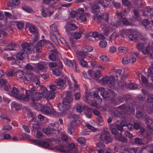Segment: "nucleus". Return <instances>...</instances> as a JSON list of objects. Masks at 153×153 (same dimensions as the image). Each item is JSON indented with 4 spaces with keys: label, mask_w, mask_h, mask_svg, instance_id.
Masks as SVG:
<instances>
[{
    "label": "nucleus",
    "mask_w": 153,
    "mask_h": 153,
    "mask_svg": "<svg viewBox=\"0 0 153 153\" xmlns=\"http://www.w3.org/2000/svg\"><path fill=\"white\" fill-rule=\"evenodd\" d=\"M57 88L62 90L65 89L66 87L65 84V80L64 77L60 78H59L55 80Z\"/></svg>",
    "instance_id": "9"
},
{
    "label": "nucleus",
    "mask_w": 153,
    "mask_h": 153,
    "mask_svg": "<svg viewBox=\"0 0 153 153\" xmlns=\"http://www.w3.org/2000/svg\"><path fill=\"white\" fill-rule=\"evenodd\" d=\"M52 72L53 75L57 76H59L60 73V71L57 69H54L52 71Z\"/></svg>",
    "instance_id": "58"
},
{
    "label": "nucleus",
    "mask_w": 153,
    "mask_h": 153,
    "mask_svg": "<svg viewBox=\"0 0 153 153\" xmlns=\"http://www.w3.org/2000/svg\"><path fill=\"white\" fill-rule=\"evenodd\" d=\"M20 3V0H12L8 2L7 5L8 6L13 8L19 4Z\"/></svg>",
    "instance_id": "23"
},
{
    "label": "nucleus",
    "mask_w": 153,
    "mask_h": 153,
    "mask_svg": "<svg viewBox=\"0 0 153 153\" xmlns=\"http://www.w3.org/2000/svg\"><path fill=\"white\" fill-rule=\"evenodd\" d=\"M97 90L99 91L100 92L101 95L105 99L108 98L111 95L109 92L105 90V89L104 88H97Z\"/></svg>",
    "instance_id": "16"
},
{
    "label": "nucleus",
    "mask_w": 153,
    "mask_h": 153,
    "mask_svg": "<svg viewBox=\"0 0 153 153\" xmlns=\"http://www.w3.org/2000/svg\"><path fill=\"white\" fill-rule=\"evenodd\" d=\"M128 87L131 89H134L136 88V85L133 83H131L128 85Z\"/></svg>",
    "instance_id": "64"
},
{
    "label": "nucleus",
    "mask_w": 153,
    "mask_h": 153,
    "mask_svg": "<svg viewBox=\"0 0 153 153\" xmlns=\"http://www.w3.org/2000/svg\"><path fill=\"white\" fill-rule=\"evenodd\" d=\"M25 56V54L22 51L19 53H18L16 55V57L17 60H22L24 59Z\"/></svg>",
    "instance_id": "37"
},
{
    "label": "nucleus",
    "mask_w": 153,
    "mask_h": 153,
    "mask_svg": "<svg viewBox=\"0 0 153 153\" xmlns=\"http://www.w3.org/2000/svg\"><path fill=\"white\" fill-rule=\"evenodd\" d=\"M18 46L15 43H11L9 44L8 46L6 48L5 50L9 51H15L16 50V48H17Z\"/></svg>",
    "instance_id": "28"
},
{
    "label": "nucleus",
    "mask_w": 153,
    "mask_h": 153,
    "mask_svg": "<svg viewBox=\"0 0 153 153\" xmlns=\"http://www.w3.org/2000/svg\"><path fill=\"white\" fill-rule=\"evenodd\" d=\"M101 81L103 83L108 84L111 88H114L115 85V80L112 77L105 76L101 79Z\"/></svg>",
    "instance_id": "8"
},
{
    "label": "nucleus",
    "mask_w": 153,
    "mask_h": 153,
    "mask_svg": "<svg viewBox=\"0 0 153 153\" xmlns=\"http://www.w3.org/2000/svg\"><path fill=\"white\" fill-rule=\"evenodd\" d=\"M22 8L24 10L28 13H30L31 11V7L28 6H24L22 7Z\"/></svg>",
    "instance_id": "63"
},
{
    "label": "nucleus",
    "mask_w": 153,
    "mask_h": 153,
    "mask_svg": "<svg viewBox=\"0 0 153 153\" xmlns=\"http://www.w3.org/2000/svg\"><path fill=\"white\" fill-rule=\"evenodd\" d=\"M11 106L14 107L16 110L20 109L22 107L21 105L15 102H13L11 103Z\"/></svg>",
    "instance_id": "38"
},
{
    "label": "nucleus",
    "mask_w": 153,
    "mask_h": 153,
    "mask_svg": "<svg viewBox=\"0 0 153 153\" xmlns=\"http://www.w3.org/2000/svg\"><path fill=\"white\" fill-rule=\"evenodd\" d=\"M143 116V114L140 111H137L136 114V116L138 119L142 118Z\"/></svg>",
    "instance_id": "59"
},
{
    "label": "nucleus",
    "mask_w": 153,
    "mask_h": 153,
    "mask_svg": "<svg viewBox=\"0 0 153 153\" xmlns=\"http://www.w3.org/2000/svg\"><path fill=\"white\" fill-rule=\"evenodd\" d=\"M102 102L101 99L98 97L93 100H91L90 102H89L90 105L92 107H96L98 105L100 104Z\"/></svg>",
    "instance_id": "18"
},
{
    "label": "nucleus",
    "mask_w": 153,
    "mask_h": 153,
    "mask_svg": "<svg viewBox=\"0 0 153 153\" xmlns=\"http://www.w3.org/2000/svg\"><path fill=\"white\" fill-rule=\"evenodd\" d=\"M119 85L120 89L123 90L124 89V87H126L127 85L125 82L122 81H120V83L119 84Z\"/></svg>",
    "instance_id": "57"
},
{
    "label": "nucleus",
    "mask_w": 153,
    "mask_h": 153,
    "mask_svg": "<svg viewBox=\"0 0 153 153\" xmlns=\"http://www.w3.org/2000/svg\"><path fill=\"white\" fill-rule=\"evenodd\" d=\"M100 140L103 141H105L107 143H110L112 142L113 138L110 135L109 132H105L102 133L100 135Z\"/></svg>",
    "instance_id": "7"
},
{
    "label": "nucleus",
    "mask_w": 153,
    "mask_h": 153,
    "mask_svg": "<svg viewBox=\"0 0 153 153\" xmlns=\"http://www.w3.org/2000/svg\"><path fill=\"white\" fill-rule=\"evenodd\" d=\"M89 76L94 79H96L99 78L102 75L101 71L100 70L94 71L92 70H90L88 71Z\"/></svg>",
    "instance_id": "11"
},
{
    "label": "nucleus",
    "mask_w": 153,
    "mask_h": 153,
    "mask_svg": "<svg viewBox=\"0 0 153 153\" xmlns=\"http://www.w3.org/2000/svg\"><path fill=\"white\" fill-rule=\"evenodd\" d=\"M113 28L111 26H103L102 28V30L103 34L107 36L109 33L111 32Z\"/></svg>",
    "instance_id": "22"
},
{
    "label": "nucleus",
    "mask_w": 153,
    "mask_h": 153,
    "mask_svg": "<svg viewBox=\"0 0 153 153\" xmlns=\"http://www.w3.org/2000/svg\"><path fill=\"white\" fill-rule=\"evenodd\" d=\"M145 121L147 125V127L149 128H150V125L152 124L153 122L152 120L150 118L147 117L146 118Z\"/></svg>",
    "instance_id": "50"
},
{
    "label": "nucleus",
    "mask_w": 153,
    "mask_h": 153,
    "mask_svg": "<svg viewBox=\"0 0 153 153\" xmlns=\"http://www.w3.org/2000/svg\"><path fill=\"white\" fill-rule=\"evenodd\" d=\"M93 48L90 45H86L82 48L81 51H78L77 53V57L79 59L80 57L82 58L85 57L88 52H90L92 51Z\"/></svg>",
    "instance_id": "5"
},
{
    "label": "nucleus",
    "mask_w": 153,
    "mask_h": 153,
    "mask_svg": "<svg viewBox=\"0 0 153 153\" xmlns=\"http://www.w3.org/2000/svg\"><path fill=\"white\" fill-rule=\"evenodd\" d=\"M77 58L79 61V63L83 67H86L87 66V62L83 59L84 58H82L81 57H80L79 59Z\"/></svg>",
    "instance_id": "40"
},
{
    "label": "nucleus",
    "mask_w": 153,
    "mask_h": 153,
    "mask_svg": "<svg viewBox=\"0 0 153 153\" xmlns=\"http://www.w3.org/2000/svg\"><path fill=\"white\" fill-rule=\"evenodd\" d=\"M46 97L48 99L51 100L54 98L55 92L53 91H48L46 92Z\"/></svg>",
    "instance_id": "33"
},
{
    "label": "nucleus",
    "mask_w": 153,
    "mask_h": 153,
    "mask_svg": "<svg viewBox=\"0 0 153 153\" xmlns=\"http://www.w3.org/2000/svg\"><path fill=\"white\" fill-rule=\"evenodd\" d=\"M46 43V41L45 39L40 40L35 45L36 51L37 53L41 52L42 47L44 46Z\"/></svg>",
    "instance_id": "15"
},
{
    "label": "nucleus",
    "mask_w": 153,
    "mask_h": 153,
    "mask_svg": "<svg viewBox=\"0 0 153 153\" xmlns=\"http://www.w3.org/2000/svg\"><path fill=\"white\" fill-rule=\"evenodd\" d=\"M115 139L118 141H121L123 143L127 142V140L124 137L122 136L121 133H120L114 137Z\"/></svg>",
    "instance_id": "21"
},
{
    "label": "nucleus",
    "mask_w": 153,
    "mask_h": 153,
    "mask_svg": "<svg viewBox=\"0 0 153 153\" xmlns=\"http://www.w3.org/2000/svg\"><path fill=\"white\" fill-rule=\"evenodd\" d=\"M138 36L135 33H131L128 36L129 39L132 41L135 42L138 39Z\"/></svg>",
    "instance_id": "30"
},
{
    "label": "nucleus",
    "mask_w": 153,
    "mask_h": 153,
    "mask_svg": "<svg viewBox=\"0 0 153 153\" xmlns=\"http://www.w3.org/2000/svg\"><path fill=\"white\" fill-rule=\"evenodd\" d=\"M22 48V51L25 54H29L31 51V48L30 44L27 43L23 42L21 44Z\"/></svg>",
    "instance_id": "13"
},
{
    "label": "nucleus",
    "mask_w": 153,
    "mask_h": 153,
    "mask_svg": "<svg viewBox=\"0 0 153 153\" xmlns=\"http://www.w3.org/2000/svg\"><path fill=\"white\" fill-rule=\"evenodd\" d=\"M50 27L52 32H56L58 35L60 36V33L58 31L57 25L56 23L51 25L50 26Z\"/></svg>",
    "instance_id": "36"
},
{
    "label": "nucleus",
    "mask_w": 153,
    "mask_h": 153,
    "mask_svg": "<svg viewBox=\"0 0 153 153\" xmlns=\"http://www.w3.org/2000/svg\"><path fill=\"white\" fill-rule=\"evenodd\" d=\"M80 117L79 115L74 114L73 115V118L74 119L73 121L76 123H81L80 121L79 120Z\"/></svg>",
    "instance_id": "42"
},
{
    "label": "nucleus",
    "mask_w": 153,
    "mask_h": 153,
    "mask_svg": "<svg viewBox=\"0 0 153 153\" xmlns=\"http://www.w3.org/2000/svg\"><path fill=\"white\" fill-rule=\"evenodd\" d=\"M57 107L59 110L62 112L65 111L70 107V104H68L65 100H63L62 103H60L58 104Z\"/></svg>",
    "instance_id": "10"
},
{
    "label": "nucleus",
    "mask_w": 153,
    "mask_h": 153,
    "mask_svg": "<svg viewBox=\"0 0 153 153\" xmlns=\"http://www.w3.org/2000/svg\"><path fill=\"white\" fill-rule=\"evenodd\" d=\"M121 98H119V99H117L113 98L110 99V101L112 105H116L120 103V99Z\"/></svg>",
    "instance_id": "32"
},
{
    "label": "nucleus",
    "mask_w": 153,
    "mask_h": 153,
    "mask_svg": "<svg viewBox=\"0 0 153 153\" xmlns=\"http://www.w3.org/2000/svg\"><path fill=\"white\" fill-rule=\"evenodd\" d=\"M35 77V75L33 73H27L25 74L24 79L26 81H29Z\"/></svg>",
    "instance_id": "20"
},
{
    "label": "nucleus",
    "mask_w": 153,
    "mask_h": 153,
    "mask_svg": "<svg viewBox=\"0 0 153 153\" xmlns=\"http://www.w3.org/2000/svg\"><path fill=\"white\" fill-rule=\"evenodd\" d=\"M77 28V26L75 24L71 23L65 28V31L68 35H71L72 33V31Z\"/></svg>",
    "instance_id": "14"
},
{
    "label": "nucleus",
    "mask_w": 153,
    "mask_h": 153,
    "mask_svg": "<svg viewBox=\"0 0 153 153\" xmlns=\"http://www.w3.org/2000/svg\"><path fill=\"white\" fill-rule=\"evenodd\" d=\"M56 56L54 53H52L49 55L48 58L50 60L54 61L56 59Z\"/></svg>",
    "instance_id": "55"
},
{
    "label": "nucleus",
    "mask_w": 153,
    "mask_h": 153,
    "mask_svg": "<svg viewBox=\"0 0 153 153\" xmlns=\"http://www.w3.org/2000/svg\"><path fill=\"white\" fill-rule=\"evenodd\" d=\"M113 32L110 36L111 38L114 39L117 36V32H116V30L114 28H113L110 33Z\"/></svg>",
    "instance_id": "44"
},
{
    "label": "nucleus",
    "mask_w": 153,
    "mask_h": 153,
    "mask_svg": "<svg viewBox=\"0 0 153 153\" xmlns=\"http://www.w3.org/2000/svg\"><path fill=\"white\" fill-rule=\"evenodd\" d=\"M150 46H149V44L147 46L143 48L142 50V52L145 55L147 54L150 51Z\"/></svg>",
    "instance_id": "46"
},
{
    "label": "nucleus",
    "mask_w": 153,
    "mask_h": 153,
    "mask_svg": "<svg viewBox=\"0 0 153 153\" xmlns=\"http://www.w3.org/2000/svg\"><path fill=\"white\" fill-rule=\"evenodd\" d=\"M153 137V134L150 131L149 132H148L145 137V139L147 140V142L151 141H152V138Z\"/></svg>",
    "instance_id": "35"
},
{
    "label": "nucleus",
    "mask_w": 153,
    "mask_h": 153,
    "mask_svg": "<svg viewBox=\"0 0 153 153\" xmlns=\"http://www.w3.org/2000/svg\"><path fill=\"white\" fill-rule=\"evenodd\" d=\"M122 1L123 5L127 6L129 8H131V3L128 0H122Z\"/></svg>",
    "instance_id": "43"
},
{
    "label": "nucleus",
    "mask_w": 153,
    "mask_h": 153,
    "mask_svg": "<svg viewBox=\"0 0 153 153\" xmlns=\"http://www.w3.org/2000/svg\"><path fill=\"white\" fill-rule=\"evenodd\" d=\"M30 32L32 33L37 34L38 33L37 31L36 28L35 26H30L29 28Z\"/></svg>",
    "instance_id": "45"
},
{
    "label": "nucleus",
    "mask_w": 153,
    "mask_h": 153,
    "mask_svg": "<svg viewBox=\"0 0 153 153\" xmlns=\"http://www.w3.org/2000/svg\"><path fill=\"white\" fill-rule=\"evenodd\" d=\"M86 15L87 16L88 14L87 13H85L84 14L81 15L79 16V19L81 21L83 22L86 21Z\"/></svg>",
    "instance_id": "54"
},
{
    "label": "nucleus",
    "mask_w": 153,
    "mask_h": 153,
    "mask_svg": "<svg viewBox=\"0 0 153 153\" xmlns=\"http://www.w3.org/2000/svg\"><path fill=\"white\" fill-rule=\"evenodd\" d=\"M67 152L69 153H80L79 151L76 149L75 145L73 143H67Z\"/></svg>",
    "instance_id": "12"
},
{
    "label": "nucleus",
    "mask_w": 153,
    "mask_h": 153,
    "mask_svg": "<svg viewBox=\"0 0 153 153\" xmlns=\"http://www.w3.org/2000/svg\"><path fill=\"white\" fill-rule=\"evenodd\" d=\"M92 109V108L91 107H86V110L85 111V113L87 117L89 118L91 117V111Z\"/></svg>",
    "instance_id": "39"
},
{
    "label": "nucleus",
    "mask_w": 153,
    "mask_h": 153,
    "mask_svg": "<svg viewBox=\"0 0 153 153\" xmlns=\"http://www.w3.org/2000/svg\"><path fill=\"white\" fill-rule=\"evenodd\" d=\"M147 102L148 103L153 102V95L149 94L147 99Z\"/></svg>",
    "instance_id": "61"
},
{
    "label": "nucleus",
    "mask_w": 153,
    "mask_h": 153,
    "mask_svg": "<svg viewBox=\"0 0 153 153\" xmlns=\"http://www.w3.org/2000/svg\"><path fill=\"white\" fill-rule=\"evenodd\" d=\"M82 33V31H79V32L75 33L73 35V36L76 39H79L81 37V34Z\"/></svg>",
    "instance_id": "47"
},
{
    "label": "nucleus",
    "mask_w": 153,
    "mask_h": 153,
    "mask_svg": "<svg viewBox=\"0 0 153 153\" xmlns=\"http://www.w3.org/2000/svg\"><path fill=\"white\" fill-rule=\"evenodd\" d=\"M4 90L8 92V94L11 96H13L14 97L20 100H23L25 95L22 94L19 95V92L18 89L14 87L11 89L10 85H8L7 87H5Z\"/></svg>",
    "instance_id": "4"
},
{
    "label": "nucleus",
    "mask_w": 153,
    "mask_h": 153,
    "mask_svg": "<svg viewBox=\"0 0 153 153\" xmlns=\"http://www.w3.org/2000/svg\"><path fill=\"white\" fill-rule=\"evenodd\" d=\"M58 125L56 123H50L48 127L46 128H44L43 131L47 134H54L58 129Z\"/></svg>",
    "instance_id": "6"
},
{
    "label": "nucleus",
    "mask_w": 153,
    "mask_h": 153,
    "mask_svg": "<svg viewBox=\"0 0 153 153\" xmlns=\"http://www.w3.org/2000/svg\"><path fill=\"white\" fill-rule=\"evenodd\" d=\"M125 126V124H124L123 122L122 121L120 122V124L116 125V128L118 130L122 131L123 130V127Z\"/></svg>",
    "instance_id": "49"
},
{
    "label": "nucleus",
    "mask_w": 153,
    "mask_h": 153,
    "mask_svg": "<svg viewBox=\"0 0 153 153\" xmlns=\"http://www.w3.org/2000/svg\"><path fill=\"white\" fill-rule=\"evenodd\" d=\"M36 66L38 69L42 72L46 71L47 67L45 65H43L41 63H38L36 64Z\"/></svg>",
    "instance_id": "29"
},
{
    "label": "nucleus",
    "mask_w": 153,
    "mask_h": 153,
    "mask_svg": "<svg viewBox=\"0 0 153 153\" xmlns=\"http://www.w3.org/2000/svg\"><path fill=\"white\" fill-rule=\"evenodd\" d=\"M113 5L117 9H119L121 7L120 4L118 2H114L112 3Z\"/></svg>",
    "instance_id": "62"
},
{
    "label": "nucleus",
    "mask_w": 153,
    "mask_h": 153,
    "mask_svg": "<svg viewBox=\"0 0 153 153\" xmlns=\"http://www.w3.org/2000/svg\"><path fill=\"white\" fill-rule=\"evenodd\" d=\"M32 141L35 144L47 149L49 148L51 142H56V140L52 138L43 140H32Z\"/></svg>",
    "instance_id": "3"
},
{
    "label": "nucleus",
    "mask_w": 153,
    "mask_h": 153,
    "mask_svg": "<svg viewBox=\"0 0 153 153\" xmlns=\"http://www.w3.org/2000/svg\"><path fill=\"white\" fill-rule=\"evenodd\" d=\"M53 13L50 11L48 8H47L43 9L41 12L42 15L45 17L47 16H50Z\"/></svg>",
    "instance_id": "24"
},
{
    "label": "nucleus",
    "mask_w": 153,
    "mask_h": 153,
    "mask_svg": "<svg viewBox=\"0 0 153 153\" xmlns=\"http://www.w3.org/2000/svg\"><path fill=\"white\" fill-rule=\"evenodd\" d=\"M77 140L83 148H85L87 147V146L85 144L86 140L85 138L82 137H79L77 139Z\"/></svg>",
    "instance_id": "25"
},
{
    "label": "nucleus",
    "mask_w": 153,
    "mask_h": 153,
    "mask_svg": "<svg viewBox=\"0 0 153 153\" xmlns=\"http://www.w3.org/2000/svg\"><path fill=\"white\" fill-rule=\"evenodd\" d=\"M65 63L66 65L70 67H72L73 65H76V62L74 60H71L68 59H65Z\"/></svg>",
    "instance_id": "26"
},
{
    "label": "nucleus",
    "mask_w": 153,
    "mask_h": 153,
    "mask_svg": "<svg viewBox=\"0 0 153 153\" xmlns=\"http://www.w3.org/2000/svg\"><path fill=\"white\" fill-rule=\"evenodd\" d=\"M67 143L65 144H62L57 149L60 151L63 152H67Z\"/></svg>",
    "instance_id": "31"
},
{
    "label": "nucleus",
    "mask_w": 153,
    "mask_h": 153,
    "mask_svg": "<svg viewBox=\"0 0 153 153\" xmlns=\"http://www.w3.org/2000/svg\"><path fill=\"white\" fill-rule=\"evenodd\" d=\"M136 47L139 51L141 50L142 51L143 48V45L142 43H138L137 44Z\"/></svg>",
    "instance_id": "56"
},
{
    "label": "nucleus",
    "mask_w": 153,
    "mask_h": 153,
    "mask_svg": "<svg viewBox=\"0 0 153 153\" xmlns=\"http://www.w3.org/2000/svg\"><path fill=\"white\" fill-rule=\"evenodd\" d=\"M118 50L121 53H125L128 51V49L126 47L120 46L118 48Z\"/></svg>",
    "instance_id": "41"
},
{
    "label": "nucleus",
    "mask_w": 153,
    "mask_h": 153,
    "mask_svg": "<svg viewBox=\"0 0 153 153\" xmlns=\"http://www.w3.org/2000/svg\"><path fill=\"white\" fill-rule=\"evenodd\" d=\"M17 26L19 29H21L24 27V23L21 21H19L17 22Z\"/></svg>",
    "instance_id": "60"
},
{
    "label": "nucleus",
    "mask_w": 153,
    "mask_h": 153,
    "mask_svg": "<svg viewBox=\"0 0 153 153\" xmlns=\"http://www.w3.org/2000/svg\"><path fill=\"white\" fill-rule=\"evenodd\" d=\"M0 83L1 85L4 87V89L5 87H7V85H9L7 83V81L6 80L4 79H1L0 80Z\"/></svg>",
    "instance_id": "48"
},
{
    "label": "nucleus",
    "mask_w": 153,
    "mask_h": 153,
    "mask_svg": "<svg viewBox=\"0 0 153 153\" xmlns=\"http://www.w3.org/2000/svg\"><path fill=\"white\" fill-rule=\"evenodd\" d=\"M41 109L43 113L46 114H50L52 112L51 108L47 105H42Z\"/></svg>",
    "instance_id": "17"
},
{
    "label": "nucleus",
    "mask_w": 153,
    "mask_h": 153,
    "mask_svg": "<svg viewBox=\"0 0 153 153\" xmlns=\"http://www.w3.org/2000/svg\"><path fill=\"white\" fill-rule=\"evenodd\" d=\"M98 2L104 8H106L109 6V2L108 0H98Z\"/></svg>",
    "instance_id": "27"
},
{
    "label": "nucleus",
    "mask_w": 153,
    "mask_h": 153,
    "mask_svg": "<svg viewBox=\"0 0 153 153\" xmlns=\"http://www.w3.org/2000/svg\"><path fill=\"white\" fill-rule=\"evenodd\" d=\"M50 36L51 39L54 43L56 45H57L58 42L56 35L53 33L50 32Z\"/></svg>",
    "instance_id": "34"
},
{
    "label": "nucleus",
    "mask_w": 153,
    "mask_h": 153,
    "mask_svg": "<svg viewBox=\"0 0 153 153\" xmlns=\"http://www.w3.org/2000/svg\"><path fill=\"white\" fill-rule=\"evenodd\" d=\"M65 96V97L63 100H65V102H67L68 104H70L73 100L72 96L71 94V92H67Z\"/></svg>",
    "instance_id": "19"
},
{
    "label": "nucleus",
    "mask_w": 153,
    "mask_h": 153,
    "mask_svg": "<svg viewBox=\"0 0 153 153\" xmlns=\"http://www.w3.org/2000/svg\"><path fill=\"white\" fill-rule=\"evenodd\" d=\"M92 12L95 14L96 16L98 19H103L105 21L108 22L109 18L108 13H101L100 10L101 8L97 4H94L92 7Z\"/></svg>",
    "instance_id": "2"
},
{
    "label": "nucleus",
    "mask_w": 153,
    "mask_h": 153,
    "mask_svg": "<svg viewBox=\"0 0 153 153\" xmlns=\"http://www.w3.org/2000/svg\"><path fill=\"white\" fill-rule=\"evenodd\" d=\"M130 59L128 57H125L123 58L122 62L124 64H127L130 63Z\"/></svg>",
    "instance_id": "52"
},
{
    "label": "nucleus",
    "mask_w": 153,
    "mask_h": 153,
    "mask_svg": "<svg viewBox=\"0 0 153 153\" xmlns=\"http://www.w3.org/2000/svg\"><path fill=\"white\" fill-rule=\"evenodd\" d=\"M99 45L101 48H105L107 46V42L105 40L100 41L99 42Z\"/></svg>",
    "instance_id": "51"
},
{
    "label": "nucleus",
    "mask_w": 153,
    "mask_h": 153,
    "mask_svg": "<svg viewBox=\"0 0 153 153\" xmlns=\"http://www.w3.org/2000/svg\"><path fill=\"white\" fill-rule=\"evenodd\" d=\"M43 95L39 92H36L35 87L32 88L30 90H26L23 100L28 101L30 98L33 103L36 105V102L42 98Z\"/></svg>",
    "instance_id": "1"
},
{
    "label": "nucleus",
    "mask_w": 153,
    "mask_h": 153,
    "mask_svg": "<svg viewBox=\"0 0 153 153\" xmlns=\"http://www.w3.org/2000/svg\"><path fill=\"white\" fill-rule=\"evenodd\" d=\"M91 36L92 37L96 38L98 37L99 36V34L98 33L96 32H93L92 33H90L87 36Z\"/></svg>",
    "instance_id": "53"
}]
</instances>
